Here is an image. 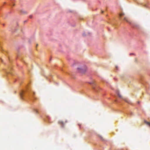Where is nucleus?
Returning a JSON list of instances; mask_svg holds the SVG:
<instances>
[{
    "mask_svg": "<svg viewBox=\"0 0 150 150\" xmlns=\"http://www.w3.org/2000/svg\"><path fill=\"white\" fill-rule=\"evenodd\" d=\"M92 88L93 90L96 92H98L99 89V88L98 86H96L95 84H93L92 86Z\"/></svg>",
    "mask_w": 150,
    "mask_h": 150,
    "instance_id": "obj_1",
    "label": "nucleus"
},
{
    "mask_svg": "<svg viewBox=\"0 0 150 150\" xmlns=\"http://www.w3.org/2000/svg\"><path fill=\"white\" fill-rule=\"evenodd\" d=\"M124 20L126 21V22H127L129 23L130 24H131V23H132L129 20H128V18L127 17H124Z\"/></svg>",
    "mask_w": 150,
    "mask_h": 150,
    "instance_id": "obj_2",
    "label": "nucleus"
},
{
    "mask_svg": "<svg viewBox=\"0 0 150 150\" xmlns=\"http://www.w3.org/2000/svg\"><path fill=\"white\" fill-rule=\"evenodd\" d=\"M130 25L134 27H139V24L136 23H131V24H130Z\"/></svg>",
    "mask_w": 150,
    "mask_h": 150,
    "instance_id": "obj_3",
    "label": "nucleus"
},
{
    "mask_svg": "<svg viewBox=\"0 0 150 150\" xmlns=\"http://www.w3.org/2000/svg\"><path fill=\"white\" fill-rule=\"evenodd\" d=\"M77 70H78V71L81 72H83L84 71H85V70H83V69L81 67H78L77 68Z\"/></svg>",
    "mask_w": 150,
    "mask_h": 150,
    "instance_id": "obj_4",
    "label": "nucleus"
},
{
    "mask_svg": "<svg viewBox=\"0 0 150 150\" xmlns=\"http://www.w3.org/2000/svg\"><path fill=\"white\" fill-rule=\"evenodd\" d=\"M144 122L145 123H146L149 127H150V122H147L145 120L144 121Z\"/></svg>",
    "mask_w": 150,
    "mask_h": 150,
    "instance_id": "obj_5",
    "label": "nucleus"
},
{
    "mask_svg": "<svg viewBox=\"0 0 150 150\" xmlns=\"http://www.w3.org/2000/svg\"><path fill=\"white\" fill-rule=\"evenodd\" d=\"M58 123L60 124H62V125H63L64 124V122L61 121H60L58 122Z\"/></svg>",
    "mask_w": 150,
    "mask_h": 150,
    "instance_id": "obj_6",
    "label": "nucleus"
},
{
    "mask_svg": "<svg viewBox=\"0 0 150 150\" xmlns=\"http://www.w3.org/2000/svg\"><path fill=\"white\" fill-rule=\"evenodd\" d=\"M23 92H21L20 94L21 97V98H23Z\"/></svg>",
    "mask_w": 150,
    "mask_h": 150,
    "instance_id": "obj_7",
    "label": "nucleus"
},
{
    "mask_svg": "<svg viewBox=\"0 0 150 150\" xmlns=\"http://www.w3.org/2000/svg\"><path fill=\"white\" fill-rule=\"evenodd\" d=\"M117 93L118 95V96L120 97V98H122V96L119 93V92L118 91L117 92Z\"/></svg>",
    "mask_w": 150,
    "mask_h": 150,
    "instance_id": "obj_8",
    "label": "nucleus"
},
{
    "mask_svg": "<svg viewBox=\"0 0 150 150\" xmlns=\"http://www.w3.org/2000/svg\"><path fill=\"white\" fill-rule=\"evenodd\" d=\"M123 100L125 101L126 102H127V103H129V101H128V100H127L126 98H123Z\"/></svg>",
    "mask_w": 150,
    "mask_h": 150,
    "instance_id": "obj_9",
    "label": "nucleus"
},
{
    "mask_svg": "<svg viewBox=\"0 0 150 150\" xmlns=\"http://www.w3.org/2000/svg\"><path fill=\"white\" fill-rule=\"evenodd\" d=\"M124 15V14L123 13H120V17Z\"/></svg>",
    "mask_w": 150,
    "mask_h": 150,
    "instance_id": "obj_10",
    "label": "nucleus"
},
{
    "mask_svg": "<svg viewBox=\"0 0 150 150\" xmlns=\"http://www.w3.org/2000/svg\"><path fill=\"white\" fill-rule=\"evenodd\" d=\"M29 17H30V18H32V15H30V16H29Z\"/></svg>",
    "mask_w": 150,
    "mask_h": 150,
    "instance_id": "obj_11",
    "label": "nucleus"
},
{
    "mask_svg": "<svg viewBox=\"0 0 150 150\" xmlns=\"http://www.w3.org/2000/svg\"><path fill=\"white\" fill-rule=\"evenodd\" d=\"M90 83V84H91V83Z\"/></svg>",
    "mask_w": 150,
    "mask_h": 150,
    "instance_id": "obj_12",
    "label": "nucleus"
},
{
    "mask_svg": "<svg viewBox=\"0 0 150 150\" xmlns=\"http://www.w3.org/2000/svg\"><path fill=\"white\" fill-rule=\"evenodd\" d=\"M67 122V121H66V122H65V123H66V122Z\"/></svg>",
    "mask_w": 150,
    "mask_h": 150,
    "instance_id": "obj_13",
    "label": "nucleus"
},
{
    "mask_svg": "<svg viewBox=\"0 0 150 150\" xmlns=\"http://www.w3.org/2000/svg\"><path fill=\"white\" fill-rule=\"evenodd\" d=\"M102 13H103V11H102Z\"/></svg>",
    "mask_w": 150,
    "mask_h": 150,
    "instance_id": "obj_14",
    "label": "nucleus"
},
{
    "mask_svg": "<svg viewBox=\"0 0 150 150\" xmlns=\"http://www.w3.org/2000/svg\"><path fill=\"white\" fill-rule=\"evenodd\" d=\"M1 61H2V59H1Z\"/></svg>",
    "mask_w": 150,
    "mask_h": 150,
    "instance_id": "obj_15",
    "label": "nucleus"
}]
</instances>
